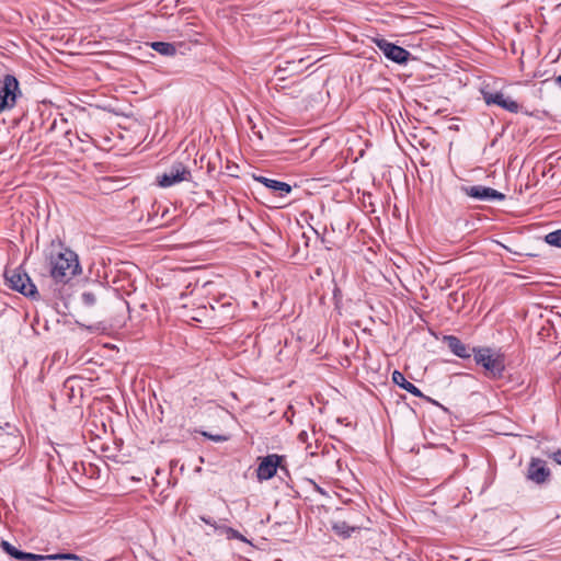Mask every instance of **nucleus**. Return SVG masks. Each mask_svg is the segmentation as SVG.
I'll list each match as a JSON object with an SVG mask.
<instances>
[{"instance_id": "12", "label": "nucleus", "mask_w": 561, "mask_h": 561, "mask_svg": "<svg viewBox=\"0 0 561 561\" xmlns=\"http://www.w3.org/2000/svg\"><path fill=\"white\" fill-rule=\"evenodd\" d=\"M254 181L263 184L265 187L283 197L291 192V186L285 182L268 179L262 175H253Z\"/></svg>"}, {"instance_id": "14", "label": "nucleus", "mask_w": 561, "mask_h": 561, "mask_svg": "<svg viewBox=\"0 0 561 561\" xmlns=\"http://www.w3.org/2000/svg\"><path fill=\"white\" fill-rule=\"evenodd\" d=\"M392 381L400 388L410 392L411 394L419 397V398L423 397L422 391L416 386H414L412 382L408 381L401 371L394 370L392 373Z\"/></svg>"}, {"instance_id": "19", "label": "nucleus", "mask_w": 561, "mask_h": 561, "mask_svg": "<svg viewBox=\"0 0 561 561\" xmlns=\"http://www.w3.org/2000/svg\"><path fill=\"white\" fill-rule=\"evenodd\" d=\"M222 530L227 534L228 538L230 539H239L241 541H245V538L236 529L231 527H222Z\"/></svg>"}, {"instance_id": "20", "label": "nucleus", "mask_w": 561, "mask_h": 561, "mask_svg": "<svg viewBox=\"0 0 561 561\" xmlns=\"http://www.w3.org/2000/svg\"><path fill=\"white\" fill-rule=\"evenodd\" d=\"M202 434H203V436H205V437H207V438H209V439H211L214 442H217V443H221V442L228 440V437L225 436V435H213V434H209L207 432H203Z\"/></svg>"}, {"instance_id": "9", "label": "nucleus", "mask_w": 561, "mask_h": 561, "mask_svg": "<svg viewBox=\"0 0 561 561\" xmlns=\"http://www.w3.org/2000/svg\"><path fill=\"white\" fill-rule=\"evenodd\" d=\"M283 457L276 454L267 455L257 466L256 477L260 481L273 478L280 466Z\"/></svg>"}, {"instance_id": "21", "label": "nucleus", "mask_w": 561, "mask_h": 561, "mask_svg": "<svg viewBox=\"0 0 561 561\" xmlns=\"http://www.w3.org/2000/svg\"><path fill=\"white\" fill-rule=\"evenodd\" d=\"M558 465H561V449L552 453L550 456Z\"/></svg>"}, {"instance_id": "25", "label": "nucleus", "mask_w": 561, "mask_h": 561, "mask_svg": "<svg viewBox=\"0 0 561 561\" xmlns=\"http://www.w3.org/2000/svg\"><path fill=\"white\" fill-rule=\"evenodd\" d=\"M100 291H104V288H102L101 286L98 287Z\"/></svg>"}, {"instance_id": "7", "label": "nucleus", "mask_w": 561, "mask_h": 561, "mask_svg": "<svg viewBox=\"0 0 561 561\" xmlns=\"http://www.w3.org/2000/svg\"><path fill=\"white\" fill-rule=\"evenodd\" d=\"M375 45L379 48L380 51L391 61L397 64H405L411 54L407 49L401 46H398L393 43H390L383 38H375Z\"/></svg>"}, {"instance_id": "17", "label": "nucleus", "mask_w": 561, "mask_h": 561, "mask_svg": "<svg viewBox=\"0 0 561 561\" xmlns=\"http://www.w3.org/2000/svg\"><path fill=\"white\" fill-rule=\"evenodd\" d=\"M333 530L343 537H350L355 527H350L345 522H337L333 525Z\"/></svg>"}, {"instance_id": "6", "label": "nucleus", "mask_w": 561, "mask_h": 561, "mask_svg": "<svg viewBox=\"0 0 561 561\" xmlns=\"http://www.w3.org/2000/svg\"><path fill=\"white\" fill-rule=\"evenodd\" d=\"M191 179V171L182 163H174L169 170L157 178L161 187H170Z\"/></svg>"}, {"instance_id": "24", "label": "nucleus", "mask_w": 561, "mask_h": 561, "mask_svg": "<svg viewBox=\"0 0 561 561\" xmlns=\"http://www.w3.org/2000/svg\"><path fill=\"white\" fill-rule=\"evenodd\" d=\"M556 82L559 87H561V75L556 78Z\"/></svg>"}, {"instance_id": "3", "label": "nucleus", "mask_w": 561, "mask_h": 561, "mask_svg": "<svg viewBox=\"0 0 561 561\" xmlns=\"http://www.w3.org/2000/svg\"><path fill=\"white\" fill-rule=\"evenodd\" d=\"M20 93L18 79L12 75H5L0 82V113L14 107Z\"/></svg>"}, {"instance_id": "5", "label": "nucleus", "mask_w": 561, "mask_h": 561, "mask_svg": "<svg viewBox=\"0 0 561 561\" xmlns=\"http://www.w3.org/2000/svg\"><path fill=\"white\" fill-rule=\"evenodd\" d=\"M474 359L478 365L483 366V368L489 371L493 377H499L502 375L504 369L503 360L500 356H493L492 352L488 347L483 348H473Z\"/></svg>"}, {"instance_id": "8", "label": "nucleus", "mask_w": 561, "mask_h": 561, "mask_svg": "<svg viewBox=\"0 0 561 561\" xmlns=\"http://www.w3.org/2000/svg\"><path fill=\"white\" fill-rule=\"evenodd\" d=\"M461 192L467 196L479 201H503L505 195L492 187L483 185L462 186Z\"/></svg>"}, {"instance_id": "22", "label": "nucleus", "mask_w": 561, "mask_h": 561, "mask_svg": "<svg viewBox=\"0 0 561 561\" xmlns=\"http://www.w3.org/2000/svg\"><path fill=\"white\" fill-rule=\"evenodd\" d=\"M201 519H202L205 524L210 525V526H213V527L217 528L216 523H215L211 518H209V517H205V516H202V517H201Z\"/></svg>"}, {"instance_id": "2", "label": "nucleus", "mask_w": 561, "mask_h": 561, "mask_svg": "<svg viewBox=\"0 0 561 561\" xmlns=\"http://www.w3.org/2000/svg\"><path fill=\"white\" fill-rule=\"evenodd\" d=\"M1 548L13 559L20 561H42V560H72L82 561L83 559L75 553H55V554H35L31 552H24L15 548L7 540H2L0 543Z\"/></svg>"}, {"instance_id": "11", "label": "nucleus", "mask_w": 561, "mask_h": 561, "mask_svg": "<svg viewBox=\"0 0 561 561\" xmlns=\"http://www.w3.org/2000/svg\"><path fill=\"white\" fill-rule=\"evenodd\" d=\"M483 100L488 105H497L502 108L511 112V113H517L519 111V105L516 101L512 100L511 98H506L502 92H485L482 91Z\"/></svg>"}, {"instance_id": "23", "label": "nucleus", "mask_w": 561, "mask_h": 561, "mask_svg": "<svg viewBox=\"0 0 561 561\" xmlns=\"http://www.w3.org/2000/svg\"><path fill=\"white\" fill-rule=\"evenodd\" d=\"M306 436H307V433H306V432H301V433L299 434V439H300V440H304Z\"/></svg>"}, {"instance_id": "10", "label": "nucleus", "mask_w": 561, "mask_h": 561, "mask_svg": "<svg viewBox=\"0 0 561 561\" xmlns=\"http://www.w3.org/2000/svg\"><path fill=\"white\" fill-rule=\"evenodd\" d=\"M550 476V469L542 459L531 458L526 474L528 480L536 484H542L549 480Z\"/></svg>"}, {"instance_id": "18", "label": "nucleus", "mask_w": 561, "mask_h": 561, "mask_svg": "<svg viewBox=\"0 0 561 561\" xmlns=\"http://www.w3.org/2000/svg\"><path fill=\"white\" fill-rule=\"evenodd\" d=\"M545 240L550 245L561 248V229L548 233Z\"/></svg>"}, {"instance_id": "13", "label": "nucleus", "mask_w": 561, "mask_h": 561, "mask_svg": "<svg viewBox=\"0 0 561 561\" xmlns=\"http://www.w3.org/2000/svg\"><path fill=\"white\" fill-rule=\"evenodd\" d=\"M444 342L448 348L460 358H469L471 356V350L469 346L463 344L457 336L446 335Z\"/></svg>"}, {"instance_id": "16", "label": "nucleus", "mask_w": 561, "mask_h": 561, "mask_svg": "<svg viewBox=\"0 0 561 561\" xmlns=\"http://www.w3.org/2000/svg\"><path fill=\"white\" fill-rule=\"evenodd\" d=\"M99 297V293L87 290L81 294V302L83 306L91 308L96 304Z\"/></svg>"}, {"instance_id": "4", "label": "nucleus", "mask_w": 561, "mask_h": 561, "mask_svg": "<svg viewBox=\"0 0 561 561\" xmlns=\"http://www.w3.org/2000/svg\"><path fill=\"white\" fill-rule=\"evenodd\" d=\"M5 279L11 289L26 297H34L37 294L36 286L32 283L30 276L19 268L7 271Z\"/></svg>"}, {"instance_id": "1", "label": "nucleus", "mask_w": 561, "mask_h": 561, "mask_svg": "<svg viewBox=\"0 0 561 561\" xmlns=\"http://www.w3.org/2000/svg\"><path fill=\"white\" fill-rule=\"evenodd\" d=\"M49 273L56 283L66 284L81 273L79 257L68 248H61L49 255Z\"/></svg>"}, {"instance_id": "15", "label": "nucleus", "mask_w": 561, "mask_h": 561, "mask_svg": "<svg viewBox=\"0 0 561 561\" xmlns=\"http://www.w3.org/2000/svg\"><path fill=\"white\" fill-rule=\"evenodd\" d=\"M151 47L153 50L164 56H172L176 51V48L173 44L165 42H153Z\"/></svg>"}]
</instances>
